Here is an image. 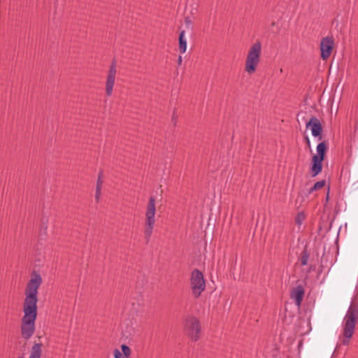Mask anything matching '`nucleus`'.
Listing matches in <instances>:
<instances>
[{
    "label": "nucleus",
    "instance_id": "f257e3e1",
    "mask_svg": "<svg viewBox=\"0 0 358 358\" xmlns=\"http://www.w3.org/2000/svg\"><path fill=\"white\" fill-rule=\"evenodd\" d=\"M42 278L37 272H33L27 285L23 302L24 316L22 320V335L29 339L34 333L35 321L37 316L38 289L42 283Z\"/></svg>",
    "mask_w": 358,
    "mask_h": 358
},
{
    "label": "nucleus",
    "instance_id": "f03ea898",
    "mask_svg": "<svg viewBox=\"0 0 358 358\" xmlns=\"http://www.w3.org/2000/svg\"><path fill=\"white\" fill-rule=\"evenodd\" d=\"M358 320V304L352 302L344 317L343 334L340 338L343 345H348L353 336L357 320Z\"/></svg>",
    "mask_w": 358,
    "mask_h": 358
},
{
    "label": "nucleus",
    "instance_id": "7ed1b4c3",
    "mask_svg": "<svg viewBox=\"0 0 358 358\" xmlns=\"http://www.w3.org/2000/svg\"><path fill=\"white\" fill-rule=\"evenodd\" d=\"M261 54L262 43L257 41L250 47L246 56L245 71L248 73L252 74L255 72L260 62Z\"/></svg>",
    "mask_w": 358,
    "mask_h": 358
},
{
    "label": "nucleus",
    "instance_id": "20e7f679",
    "mask_svg": "<svg viewBox=\"0 0 358 358\" xmlns=\"http://www.w3.org/2000/svg\"><path fill=\"white\" fill-rule=\"evenodd\" d=\"M156 200L154 196H150L146 206L145 213V234L150 237L152 233L155 224Z\"/></svg>",
    "mask_w": 358,
    "mask_h": 358
},
{
    "label": "nucleus",
    "instance_id": "39448f33",
    "mask_svg": "<svg viewBox=\"0 0 358 358\" xmlns=\"http://www.w3.org/2000/svg\"><path fill=\"white\" fill-rule=\"evenodd\" d=\"M184 330L192 341L199 340L201 332L199 320L193 316L187 317L184 322Z\"/></svg>",
    "mask_w": 358,
    "mask_h": 358
},
{
    "label": "nucleus",
    "instance_id": "423d86ee",
    "mask_svg": "<svg viewBox=\"0 0 358 358\" xmlns=\"http://www.w3.org/2000/svg\"><path fill=\"white\" fill-rule=\"evenodd\" d=\"M327 148V144L325 142H322L317 145V154L313 157L312 159L311 172L313 176H316L322 171V162L324 160Z\"/></svg>",
    "mask_w": 358,
    "mask_h": 358
},
{
    "label": "nucleus",
    "instance_id": "0eeeda50",
    "mask_svg": "<svg viewBox=\"0 0 358 358\" xmlns=\"http://www.w3.org/2000/svg\"><path fill=\"white\" fill-rule=\"evenodd\" d=\"M190 286L195 297H199L205 289L206 282L203 275L198 269H194L191 273Z\"/></svg>",
    "mask_w": 358,
    "mask_h": 358
},
{
    "label": "nucleus",
    "instance_id": "6e6552de",
    "mask_svg": "<svg viewBox=\"0 0 358 358\" xmlns=\"http://www.w3.org/2000/svg\"><path fill=\"white\" fill-rule=\"evenodd\" d=\"M334 40L330 37L324 38L321 41L320 50L322 59H327L332 52Z\"/></svg>",
    "mask_w": 358,
    "mask_h": 358
},
{
    "label": "nucleus",
    "instance_id": "1a4fd4ad",
    "mask_svg": "<svg viewBox=\"0 0 358 358\" xmlns=\"http://www.w3.org/2000/svg\"><path fill=\"white\" fill-rule=\"evenodd\" d=\"M116 76V67L114 64H113L109 69L108 73L106 83V93L107 96H111L113 90V86L115 85Z\"/></svg>",
    "mask_w": 358,
    "mask_h": 358
},
{
    "label": "nucleus",
    "instance_id": "9d476101",
    "mask_svg": "<svg viewBox=\"0 0 358 358\" xmlns=\"http://www.w3.org/2000/svg\"><path fill=\"white\" fill-rule=\"evenodd\" d=\"M306 127L310 129L313 136H319L322 131V127L320 120L313 117L306 124Z\"/></svg>",
    "mask_w": 358,
    "mask_h": 358
},
{
    "label": "nucleus",
    "instance_id": "9b49d317",
    "mask_svg": "<svg viewBox=\"0 0 358 358\" xmlns=\"http://www.w3.org/2000/svg\"><path fill=\"white\" fill-rule=\"evenodd\" d=\"M304 291L302 287L298 286L294 288L292 292V298L295 300L296 303L298 306H300L301 302L303 299Z\"/></svg>",
    "mask_w": 358,
    "mask_h": 358
},
{
    "label": "nucleus",
    "instance_id": "f8f14e48",
    "mask_svg": "<svg viewBox=\"0 0 358 358\" xmlns=\"http://www.w3.org/2000/svg\"><path fill=\"white\" fill-rule=\"evenodd\" d=\"M187 39L185 38V31H181L179 36V50L181 53H185L187 50Z\"/></svg>",
    "mask_w": 358,
    "mask_h": 358
},
{
    "label": "nucleus",
    "instance_id": "ddd939ff",
    "mask_svg": "<svg viewBox=\"0 0 358 358\" xmlns=\"http://www.w3.org/2000/svg\"><path fill=\"white\" fill-rule=\"evenodd\" d=\"M41 354V346L40 344H35L31 349L29 358H40Z\"/></svg>",
    "mask_w": 358,
    "mask_h": 358
},
{
    "label": "nucleus",
    "instance_id": "4468645a",
    "mask_svg": "<svg viewBox=\"0 0 358 358\" xmlns=\"http://www.w3.org/2000/svg\"><path fill=\"white\" fill-rule=\"evenodd\" d=\"M121 350L122 355H124V357H125L126 358H130L131 355V350L129 346L123 344L121 345Z\"/></svg>",
    "mask_w": 358,
    "mask_h": 358
},
{
    "label": "nucleus",
    "instance_id": "2eb2a0df",
    "mask_svg": "<svg viewBox=\"0 0 358 358\" xmlns=\"http://www.w3.org/2000/svg\"><path fill=\"white\" fill-rule=\"evenodd\" d=\"M324 184L325 182L323 180L316 182L314 185V186L310 189V192H312L314 190H318L322 189L324 186Z\"/></svg>",
    "mask_w": 358,
    "mask_h": 358
},
{
    "label": "nucleus",
    "instance_id": "dca6fc26",
    "mask_svg": "<svg viewBox=\"0 0 358 358\" xmlns=\"http://www.w3.org/2000/svg\"><path fill=\"white\" fill-rule=\"evenodd\" d=\"M102 185H103V180H102V178H101V175L99 174V176H98V179L96 180V189H101V190Z\"/></svg>",
    "mask_w": 358,
    "mask_h": 358
},
{
    "label": "nucleus",
    "instance_id": "f3484780",
    "mask_svg": "<svg viewBox=\"0 0 358 358\" xmlns=\"http://www.w3.org/2000/svg\"><path fill=\"white\" fill-rule=\"evenodd\" d=\"M114 357L115 358H126L125 357H124V355H122V352L117 349H115L114 350Z\"/></svg>",
    "mask_w": 358,
    "mask_h": 358
},
{
    "label": "nucleus",
    "instance_id": "a211bd4d",
    "mask_svg": "<svg viewBox=\"0 0 358 358\" xmlns=\"http://www.w3.org/2000/svg\"><path fill=\"white\" fill-rule=\"evenodd\" d=\"M185 23L187 29H191L192 28V20H190L189 17H186L185 19Z\"/></svg>",
    "mask_w": 358,
    "mask_h": 358
},
{
    "label": "nucleus",
    "instance_id": "6ab92c4d",
    "mask_svg": "<svg viewBox=\"0 0 358 358\" xmlns=\"http://www.w3.org/2000/svg\"><path fill=\"white\" fill-rule=\"evenodd\" d=\"M101 194V189H96L95 199H96V201L97 202L99 201Z\"/></svg>",
    "mask_w": 358,
    "mask_h": 358
},
{
    "label": "nucleus",
    "instance_id": "aec40b11",
    "mask_svg": "<svg viewBox=\"0 0 358 358\" xmlns=\"http://www.w3.org/2000/svg\"><path fill=\"white\" fill-rule=\"evenodd\" d=\"M304 216L303 215H299L298 216V222H301V220H302L303 219Z\"/></svg>",
    "mask_w": 358,
    "mask_h": 358
},
{
    "label": "nucleus",
    "instance_id": "412c9836",
    "mask_svg": "<svg viewBox=\"0 0 358 358\" xmlns=\"http://www.w3.org/2000/svg\"><path fill=\"white\" fill-rule=\"evenodd\" d=\"M182 61V57L179 56L178 59V64H181Z\"/></svg>",
    "mask_w": 358,
    "mask_h": 358
},
{
    "label": "nucleus",
    "instance_id": "4be33fe9",
    "mask_svg": "<svg viewBox=\"0 0 358 358\" xmlns=\"http://www.w3.org/2000/svg\"><path fill=\"white\" fill-rule=\"evenodd\" d=\"M302 263H303V264H306V259L303 258L302 259Z\"/></svg>",
    "mask_w": 358,
    "mask_h": 358
},
{
    "label": "nucleus",
    "instance_id": "5701e85b",
    "mask_svg": "<svg viewBox=\"0 0 358 358\" xmlns=\"http://www.w3.org/2000/svg\"><path fill=\"white\" fill-rule=\"evenodd\" d=\"M307 143H308V145H310V141H309L308 138H307Z\"/></svg>",
    "mask_w": 358,
    "mask_h": 358
},
{
    "label": "nucleus",
    "instance_id": "b1692460",
    "mask_svg": "<svg viewBox=\"0 0 358 358\" xmlns=\"http://www.w3.org/2000/svg\"><path fill=\"white\" fill-rule=\"evenodd\" d=\"M20 358H23V357H20Z\"/></svg>",
    "mask_w": 358,
    "mask_h": 358
}]
</instances>
